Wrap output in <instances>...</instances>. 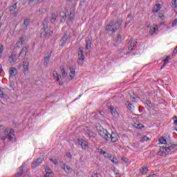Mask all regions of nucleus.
I'll list each match as a JSON object with an SVG mask.
<instances>
[{
	"label": "nucleus",
	"mask_w": 177,
	"mask_h": 177,
	"mask_svg": "<svg viewBox=\"0 0 177 177\" xmlns=\"http://www.w3.org/2000/svg\"><path fill=\"white\" fill-rule=\"evenodd\" d=\"M0 132H3L4 136H1V140L6 138L12 140L15 138V130L13 129L5 128V126L0 125Z\"/></svg>",
	"instance_id": "obj_1"
},
{
	"label": "nucleus",
	"mask_w": 177,
	"mask_h": 177,
	"mask_svg": "<svg viewBox=\"0 0 177 177\" xmlns=\"http://www.w3.org/2000/svg\"><path fill=\"white\" fill-rule=\"evenodd\" d=\"M175 147H177V145L172 143H167L165 145V147H162L160 149V152L161 156H167L169 154V151H172V150H175Z\"/></svg>",
	"instance_id": "obj_2"
},
{
	"label": "nucleus",
	"mask_w": 177,
	"mask_h": 177,
	"mask_svg": "<svg viewBox=\"0 0 177 177\" xmlns=\"http://www.w3.org/2000/svg\"><path fill=\"white\" fill-rule=\"evenodd\" d=\"M53 34V30L49 29L48 27H44L40 33L41 38H50Z\"/></svg>",
	"instance_id": "obj_3"
},
{
	"label": "nucleus",
	"mask_w": 177,
	"mask_h": 177,
	"mask_svg": "<svg viewBox=\"0 0 177 177\" xmlns=\"http://www.w3.org/2000/svg\"><path fill=\"white\" fill-rule=\"evenodd\" d=\"M10 15L16 17L19 15V10H17V3H15L12 6L9 7Z\"/></svg>",
	"instance_id": "obj_4"
},
{
	"label": "nucleus",
	"mask_w": 177,
	"mask_h": 177,
	"mask_svg": "<svg viewBox=\"0 0 177 177\" xmlns=\"http://www.w3.org/2000/svg\"><path fill=\"white\" fill-rule=\"evenodd\" d=\"M119 138L120 136H118V133L113 132L111 134H110V133H109L107 142L111 140L112 143H115V142H118Z\"/></svg>",
	"instance_id": "obj_5"
},
{
	"label": "nucleus",
	"mask_w": 177,
	"mask_h": 177,
	"mask_svg": "<svg viewBox=\"0 0 177 177\" xmlns=\"http://www.w3.org/2000/svg\"><path fill=\"white\" fill-rule=\"evenodd\" d=\"M97 132L98 135H100L101 138L106 140V142L109 140V131H107V130L102 128L101 129H99Z\"/></svg>",
	"instance_id": "obj_6"
},
{
	"label": "nucleus",
	"mask_w": 177,
	"mask_h": 177,
	"mask_svg": "<svg viewBox=\"0 0 177 177\" xmlns=\"http://www.w3.org/2000/svg\"><path fill=\"white\" fill-rule=\"evenodd\" d=\"M113 26H114V20L109 21V23L106 26L105 31H112L113 33L115 32L117 28H113L111 30Z\"/></svg>",
	"instance_id": "obj_7"
},
{
	"label": "nucleus",
	"mask_w": 177,
	"mask_h": 177,
	"mask_svg": "<svg viewBox=\"0 0 177 177\" xmlns=\"http://www.w3.org/2000/svg\"><path fill=\"white\" fill-rule=\"evenodd\" d=\"M138 42L135 39H131L130 42L128 43L129 50H133L136 48V44Z\"/></svg>",
	"instance_id": "obj_8"
},
{
	"label": "nucleus",
	"mask_w": 177,
	"mask_h": 177,
	"mask_svg": "<svg viewBox=\"0 0 177 177\" xmlns=\"http://www.w3.org/2000/svg\"><path fill=\"white\" fill-rule=\"evenodd\" d=\"M106 158H108L113 162V164H118V160H117V158H115L113 156L110 155L109 153H107L106 156H104Z\"/></svg>",
	"instance_id": "obj_9"
},
{
	"label": "nucleus",
	"mask_w": 177,
	"mask_h": 177,
	"mask_svg": "<svg viewBox=\"0 0 177 177\" xmlns=\"http://www.w3.org/2000/svg\"><path fill=\"white\" fill-rule=\"evenodd\" d=\"M62 169L64 170V171L66 174H71V172H73V169H71V167H70V166H68L66 163H64L62 165Z\"/></svg>",
	"instance_id": "obj_10"
},
{
	"label": "nucleus",
	"mask_w": 177,
	"mask_h": 177,
	"mask_svg": "<svg viewBox=\"0 0 177 177\" xmlns=\"http://www.w3.org/2000/svg\"><path fill=\"white\" fill-rule=\"evenodd\" d=\"M9 62H10V64H11V66H15V64L17 62V58H16V55L13 54V55H10L9 57Z\"/></svg>",
	"instance_id": "obj_11"
},
{
	"label": "nucleus",
	"mask_w": 177,
	"mask_h": 177,
	"mask_svg": "<svg viewBox=\"0 0 177 177\" xmlns=\"http://www.w3.org/2000/svg\"><path fill=\"white\" fill-rule=\"evenodd\" d=\"M67 39H68V35L67 32L64 33L62 36L60 41L62 42L60 46H63L64 45H66V42H67Z\"/></svg>",
	"instance_id": "obj_12"
},
{
	"label": "nucleus",
	"mask_w": 177,
	"mask_h": 177,
	"mask_svg": "<svg viewBox=\"0 0 177 177\" xmlns=\"http://www.w3.org/2000/svg\"><path fill=\"white\" fill-rule=\"evenodd\" d=\"M10 77H16V74H17V69L15 67L10 68L9 70Z\"/></svg>",
	"instance_id": "obj_13"
},
{
	"label": "nucleus",
	"mask_w": 177,
	"mask_h": 177,
	"mask_svg": "<svg viewBox=\"0 0 177 177\" xmlns=\"http://www.w3.org/2000/svg\"><path fill=\"white\" fill-rule=\"evenodd\" d=\"M28 52V47L27 46L24 47L19 53V56H21V57H24V56L27 55Z\"/></svg>",
	"instance_id": "obj_14"
},
{
	"label": "nucleus",
	"mask_w": 177,
	"mask_h": 177,
	"mask_svg": "<svg viewBox=\"0 0 177 177\" xmlns=\"http://www.w3.org/2000/svg\"><path fill=\"white\" fill-rule=\"evenodd\" d=\"M50 56L51 55H48V56L44 57V66L45 67H48V64L49 63V60H50Z\"/></svg>",
	"instance_id": "obj_15"
},
{
	"label": "nucleus",
	"mask_w": 177,
	"mask_h": 177,
	"mask_svg": "<svg viewBox=\"0 0 177 177\" xmlns=\"http://www.w3.org/2000/svg\"><path fill=\"white\" fill-rule=\"evenodd\" d=\"M109 110L112 115H113V117H117V115H118V113L117 112V110L115 108H113V106H109Z\"/></svg>",
	"instance_id": "obj_16"
},
{
	"label": "nucleus",
	"mask_w": 177,
	"mask_h": 177,
	"mask_svg": "<svg viewBox=\"0 0 177 177\" xmlns=\"http://www.w3.org/2000/svg\"><path fill=\"white\" fill-rule=\"evenodd\" d=\"M71 75H69V80H74V77L75 76V70L74 68L70 67Z\"/></svg>",
	"instance_id": "obj_17"
},
{
	"label": "nucleus",
	"mask_w": 177,
	"mask_h": 177,
	"mask_svg": "<svg viewBox=\"0 0 177 177\" xmlns=\"http://www.w3.org/2000/svg\"><path fill=\"white\" fill-rule=\"evenodd\" d=\"M28 24H30V19H26L24 21V24L22 25V30H27V27H28Z\"/></svg>",
	"instance_id": "obj_18"
},
{
	"label": "nucleus",
	"mask_w": 177,
	"mask_h": 177,
	"mask_svg": "<svg viewBox=\"0 0 177 177\" xmlns=\"http://www.w3.org/2000/svg\"><path fill=\"white\" fill-rule=\"evenodd\" d=\"M24 42V39L23 37L19 38L18 41L16 43L17 48H21Z\"/></svg>",
	"instance_id": "obj_19"
},
{
	"label": "nucleus",
	"mask_w": 177,
	"mask_h": 177,
	"mask_svg": "<svg viewBox=\"0 0 177 177\" xmlns=\"http://www.w3.org/2000/svg\"><path fill=\"white\" fill-rule=\"evenodd\" d=\"M161 9V5L160 4H156L155 7L153 8L152 12L153 13H157L160 12V10Z\"/></svg>",
	"instance_id": "obj_20"
},
{
	"label": "nucleus",
	"mask_w": 177,
	"mask_h": 177,
	"mask_svg": "<svg viewBox=\"0 0 177 177\" xmlns=\"http://www.w3.org/2000/svg\"><path fill=\"white\" fill-rule=\"evenodd\" d=\"M24 166H23V165L19 167V171L18 173H17L16 177L23 176V172H24L23 169H24Z\"/></svg>",
	"instance_id": "obj_21"
},
{
	"label": "nucleus",
	"mask_w": 177,
	"mask_h": 177,
	"mask_svg": "<svg viewBox=\"0 0 177 177\" xmlns=\"http://www.w3.org/2000/svg\"><path fill=\"white\" fill-rule=\"evenodd\" d=\"M148 171H149V169H147V167H141L140 169V172L141 173L142 175H146Z\"/></svg>",
	"instance_id": "obj_22"
},
{
	"label": "nucleus",
	"mask_w": 177,
	"mask_h": 177,
	"mask_svg": "<svg viewBox=\"0 0 177 177\" xmlns=\"http://www.w3.org/2000/svg\"><path fill=\"white\" fill-rule=\"evenodd\" d=\"M61 73H62L63 78H66V77H67V75H68V73H67V72H66V69H64V67H61Z\"/></svg>",
	"instance_id": "obj_23"
},
{
	"label": "nucleus",
	"mask_w": 177,
	"mask_h": 177,
	"mask_svg": "<svg viewBox=\"0 0 177 177\" xmlns=\"http://www.w3.org/2000/svg\"><path fill=\"white\" fill-rule=\"evenodd\" d=\"M157 30H158V28H157V26H153V27L151 28L150 30H149L150 35H153V34H154V32H156V31H157Z\"/></svg>",
	"instance_id": "obj_24"
},
{
	"label": "nucleus",
	"mask_w": 177,
	"mask_h": 177,
	"mask_svg": "<svg viewBox=\"0 0 177 177\" xmlns=\"http://www.w3.org/2000/svg\"><path fill=\"white\" fill-rule=\"evenodd\" d=\"M78 56L79 58H85V56L84 55V50H82L81 48H79Z\"/></svg>",
	"instance_id": "obj_25"
},
{
	"label": "nucleus",
	"mask_w": 177,
	"mask_h": 177,
	"mask_svg": "<svg viewBox=\"0 0 177 177\" xmlns=\"http://www.w3.org/2000/svg\"><path fill=\"white\" fill-rule=\"evenodd\" d=\"M30 65V64L28 63V61H24L23 62V66H24V68L25 70V71H27L28 70V66Z\"/></svg>",
	"instance_id": "obj_26"
},
{
	"label": "nucleus",
	"mask_w": 177,
	"mask_h": 177,
	"mask_svg": "<svg viewBox=\"0 0 177 177\" xmlns=\"http://www.w3.org/2000/svg\"><path fill=\"white\" fill-rule=\"evenodd\" d=\"M91 45H92V42L90 40L87 41L86 45V49H87L88 50L91 49L92 48Z\"/></svg>",
	"instance_id": "obj_27"
},
{
	"label": "nucleus",
	"mask_w": 177,
	"mask_h": 177,
	"mask_svg": "<svg viewBox=\"0 0 177 177\" xmlns=\"http://www.w3.org/2000/svg\"><path fill=\"white\" fill-rule=\"evenodd\" d=\"M80 146L83 149H86V147H88V142L86 141H82Z\"/></svg>",
	"instance_id": "obj_28"
},
{
	"label": "nucleus",
	"mask_w": 177,
	"mask_h": 177,
	"mask_svg": "<svg viewBox=\"0 0 177 177\" xmlns=\"http://www.w3.org/2000/svg\"><path fill=\"white\" fill-rule=\"evenodd\" d=\"M159 142L162 145H165L166 146L167 145H168V143H167V140H165V138H164L163 137L159 138Z\"/></svg>",
	"instance_id": "obj_29"
},
{
	"label": "nucleus",
	"mask_w": 177,
	"mask_h": 177,
	"mask_svg": "<svg viewBox=\"0 0 177 177\" xmlns=\"http://www.w3.org/2000/svg\"><path fill=\"white\" fill-rule=\"evenodd\" d=\"M84 62H85V58H78V59H77V63L80 66H82V64H84Z\"/></svg>",
	"instance_id": "obj_30"
},
{
	"label": "nucleus",
	"mask_w": 177,
	"mask_h": 177,
	"mask_svg": "<svg viewBox=\"0 0 177 177\" xmlns=\"http://www.w3.org/2000/svg\"><path fill=\"white\" fill-rule=\"evenodd\" d=\"M86 133V135H88V138H92V136H93L94 135V133L89 129H87Z\"/></svg>",
	"instance_id": "obj_31"
},
{
	"label": "nucleus",
	"mask_w": 177,
	"mask_h": 177,
	"mask_svg": "<svg viewBox=\"0 0 177 177\" xmlns=\"http://www.w3.org/2000/svg\"><path fill=\"white\" fill-rule=\"evenodd\" d=\"M57 17L55 15V14H52L51 18H50V22L52 24L55 23V21H56V18Z\"/></svg>",
	"instance_id": "obj_32"
},
{
	"label": "nucleus",
	"mask_w": 177,
	"mask_h": 177,
	"mask_svg": "<svg viewBox=\"0 0 177 177\" xmlns=\"http://www.w3.org/2000/svg\"><path fill=\"white\" fill-rule=\"evenodd\" d=\"M129 23H131V15H128L127 21L125 23V26H128V24H129Z\"/></svg>",
	"instance_id": "obj_33"
},
{
	"label": "nucleus",
	"mask_w": 177,
	"mask_h": 177,
	"mask_svg": "<svg viewBox=\"0 0 177 177\" xmlns=\"http://www.w3.org/2000/svg\"><path fill=\"white\" fill-rule=\"evenodd\" d=\"M50 161H51V162H53V164L55 165H57V164H58V161H57V159H56V158H50Z\"/></svg>",
	"instance_id": "obj_34"
},
{
	"label": "nucleus",
	"mask_w": 177,
	"mask_h": 177,
	"mask_svg": "<svg viewBox=\"0 0 177 177\" xmlns=\"http://www.w3.org/2000/svg\"><path fill=\"white\" fill-rule=\"evenodd\" d=\"M2 53H3V45L0 44V59L2 57Z\"/></svg>",
	"instance_id": "obj_35"
},
{
	"label": "nucleus",
	"mask_w": 177,
	"mask_h": 177,
	"mask_svg": "<svg viewBox=\"0 0 177 177\" xmlns=\"http://www.w3.org/2000/svg\"><path fill=\"white\" fill-rule=\"evenodd\" d=\"M136 127L138 129H142V128H145V125H143L142 124H136Z\"/></svg>",
	"instance_id": "obj_36"
},
{
	"label": "nucleus",
	"mask_w": 177,
	"mask_h": 177,
	"mask_svg": "<svg viewBox=\"0 0 177 177\" xmlns=\"http://www.w3.org/2000/svg\"><path fill=\"white\" fill-rule=\"evenodd\" d=\"M169 59H171V57L167 56L166 57V59H163L164 63H166L168 64L169 63Z\"/></svg>",
	"instance_id": "obj_37"
},
{
	"label": "nucleus",
	"mask_w": 177,
	"mask_h": 177,
	"mask_svg": "<svg viewBox=\"0 0 177 177\" xmlns=\"http://www.w3.org/2000/svg\"><path fill=\"white\" fill-rule=\"evenodd\" d=\"M38 163H37V162L34 161L32 163V168L33 169H35L38 167Z\"/></svg>",
	"instance_id": "obj_38"
},
{
	"label": "nucleus",
	"mask_w": 177,
	"mask_h": 177,
	"mask_svg": "<svg viewBox=\"0 0 177 177\" xmlns=\"http://www.w3.org/2000/svg\"><path fill=\"white\" fill-rule=\"evenodd\" d=\"M143 142H147V140H150V138H148L147 136H145L142 138Z\"/></svg>",
	"instance_id": "obj_39"
},
{
	"label": "nucleus",
	"mask_w": 177,
	"mask_h": 177,
	"mask_svg": "<svg viewBox=\"0 0 177 177\" xmlns=\"http://www.w3.org/2000/svg\"><path fill=\"white\" fill-rule=\"evenodd\" d=\"M121 24H122V19H118L116 21V26H121Z\"/></svg>",
	"instance_id": "obj_40"
},
{
	"label": "nucleus",
	"mask_w": 177,
	"mask_h": 177,
	"mask_svg": "<svg viewBox=\"0 0 177 177\" xmlns=\"http://www.w3.org/2000/svg\"><path fill=\"white\" fill-rule=\"evenodd\" d=\"M57 82L59 83V85H63V83L60 82V78L59 77V76H57V78H55Z\"/></svg>",
	"instance_id": "obj_41"
},
{
	"label": "nucleus",
	"mask_w": 177,
	"mask_h": 177,
	"mask_svg": "<svg viewBox=\"0 0 177 177\" xmlns=\"http://www.w3.org/2000/svg\"><path fill=\"white\" fill-rule=\"evenodd\" d=\"M35 162L37 163V165H39V164H41V163L42 162V159L38 158L37 159V160L35 161Z\"/></svg>",
	"instance_id": "obj_42"
},
{
	"label": "nucleus",
	"mask_w": 177,
	"mask_h": 177,
	"mask_svg": "<svg viewBox=\"0 0 177 177\" xmlns=\"http://www.w3.org/2000/svg\"><path fill=\"white\" fill-rule=\"evenodd\" d=\"M145 104L149 106V107H151V102H150V100H146Z\"/></svg>",
	"instance_id": "obj_43"
},
{
	"label": "nucleus",
	"mask_w": 177,
	"mask_h": 177,
	"mask_svg": "<svg viewBox=\"0 0 177 177\" xmlns=\"http://www.w3.org/2000/svg\"><path fill=\"white\" fill-rule=\"evenodd\" d=\"M100 153V154H102L103 156H107V152H106V151H103L102 149H100V151L99 152Z\"/></svg>",
	"instance_id": "obj_44"
},
{
	"label": "nucleus",
	"mask_w": 177,
	"mask_h": 177,
	"mask_svg": "<svg viewBox=\"0 0 177 177\" xmlns=\"http://www.w3.org/2000/svg\"><path fill=\"white\" fill-rule=\"evenodd\" d=\"M53 75L54 78H57V77H59V74H57V72H56V71H54L53 72Z\"/></svg>",
	"instance_id": "obj_45"
},
{
	"label": "nucleus",
	"mask_w": 177,
	"mask_h": 177,
	"mask_svg": "<svg viewBox=\"0 0 177 177\" xmlns=\"http://www.w3.org/2000/svg\"><path fill=\"white\" fill-rule=\"evenodd\" d=\"M177 24V19H174V21H173L171 26L172 27H175V26H176Z\"/></svg>",
	"instance_id": "obj_46"
},
{
	"label": "nucleus",
	"mask_w": 177,
	"mask_h": 177,
	"mask_svg": "<svg viewBox=\"0 0 177 177\" xmlns=\"http://www.w3.org/2000/svg\"><path fill=\"white\" fill-rule=\"evenodd\" d=\"M177 55V48H175L174 50L173 51L172 57L176 56Z\"/></svg>",
	"instance_id": "obj_47"
},
{
	"label": "nucleus",
	"mask_w": 177,
	"mask_h": 177,
	"mask_svg": "<svg viewBox=\"0 0 177 177\" xmlns=\"http://www.w3.org/2000/svg\"><path fill=\"white\" fill-rule=\"evenodd\" d=\"M132 104L131 103H129V104H128V105H127V109H129V110H132Z\"/></svg>",
	"instance_id": "obj_48"
},
{
	"label": "nucleus",
	"mask_w": 177,
	"mask_h": 177,
	"mask_svg": "<svg viewBox=\"0 0 177 177\" xmlns=\"http://www.w3.org/2000/svg\"><path fill=\"white\" fill-rule=\"evenodd\" d=\"M117 38H118V40H117L118 42L121 41V35H118Z\"/></svg>",
	"instance_id": "obj_49"
},
{
	"label": "nucleus",
	"mask_w": 177,
	"mask_h": 177,
	"mask_svg": "<svg viewBox=\"0 0 177 177\" xmlns=\"http://www.w3.org/2000/svg\"><path fill=\"white\" fill-rule=\"evenodd\" d=\"M171 3L172 5H174L175 8L177 6L176 0H172Z\"/></svg>",
	"instance_id": "obj_50"
},
{
	"label": "nucleus",
	"mask_w": 177,
	"mask_h": 177,
	"mask_svg": "<svg viewBox=\"0 0 177 177\" xmlns=\"http://www.w3.org/2000/svg\"><path fill=\"white\" fill-rule=\"evenodd\" d=\"M50 174H51L50 169L46 170V175H50Z\"/></svg>",
	"instance_id": "obj_51"
},
{
	"label": "nucleus",
	"mask_w": 177,
	"mask_h": 177,
	"mask_svg": "<svg viewBox=\"0 0 177 177\" xmlns=\"http://www.w3.org/2000/svg\"><path fill=\"white\" fill-rule=\"evenodd\" d=\"M66 157H68V158H72L73 156L71 155V153H66Z\"/></svg>",
	"instance_id": "obj_52"
},
{
	"label": "nucleus",
	"mask_w": 177,
	"mask_h": 177,
	"mask_svg": "<svg viewBox=\"0 0 177 177\" xmlns=\"http://www.w3.org/2000/svg\"><path fill=\"white\" fill-rule=\"evenodd\" d=\"M113 173L115 174V175H120V173L118 172V170H113Z\"/></svg>",
	"instance_id": "obj_53"
},
{
	"label": "nucleus",
	"mask_w": 177,
	"mask_h": 177,
	"mask_svg": "<svg viewBox=\"0 0 177 177\" xmlns=\"http://www.w3.org/2000/svg\"><path fill=\"white\" fill-rule=\"evenodd\" d=\"M66 17H67L66 16V13L63 12L62 19H63L64 20H66Z\"/></svg>",
	"instance_id": "obj_54"
},
{
	"label": "nucleus",
	"mask_w": 177,
	"mask_h": 177,
	"mask_svg": "<svg viewBox=\"0 0 177 177\" xmlns=\"http://www.w3.org/2000/svg\"><path fill=\"white\" fill-rule=\"evenodd\" d=\"M167 66V63L164 62V64H162V66L160 67V70H162L163 68H164L165 66Z\"/></svg>",
	"instance_id": "obj_55"
},
{
	"label": "nucleus",
	"mask_w": 177,
	"mask_h": 177,
	"mask_svg": "<svg viewBox=\"0 0 177 177\" xmlns=\"http://www.w3.org/2000/svg\"><path fill=\"white\" fill-rule=\"evenodd\" d=\"M0 96H1V97H3V96H5V94H3V92H2V91L0 90Z\"/></svg>",
	"instance_id": "obj_56"
},
{
	"label": "nucleus",
	"mask_w": 177,
	"mask_h": 177,
	"mask_svg": "<svg viewBox=\"0 0 177 177\" xmlns=\"http://www.w3.org/2000/svg\"><path fill=\"white\" fill-rule=\"evenodd\" d=\"M74 13H75V11L71 10V12H70V16H73L74 17Z\"/></svg>",
	"instance_id": "obj_57"
},
{
	"label": "nucleus",
	"mask_w": 177,
	"mask_h": 177,
	"mask_svg": "<svg viewBox=\"0 0 177 177\" xmlns=\"http://www.w3.org/2000/svg\"><path fill=\"white\" fill-rule=\"evenodd\" d=\"M68 19L69 21H71L73 19H74V17L72 16V15H70Z\"/></svg>",
	"instance_id": "obj_58"
},
{
	"label": "nucleus",
	"mask_w": 177,
	"mask_h": 177,
	"mask_svg": "<svg viewBox=\"0 0 177 177\" xmlns=\"http://www.w3.org/2000/svg\"><path fill=\"white\" fill-rule=\"evenodd\" d=\"M174 118L176 119V120H174V125H177V116H174Z\"/></svg>",
	"instance_id": "obj_59"
},
{
	"label": "nucleus",
	"mask_w": 177,
	"mask_h": 177,
	"mask_svg": "<svg viewBox=\"0 0 177 177\" xmlns=\"http://www.w3.org/2000/svg\"><path fill=\"white\" fill-rule=\"evenodd\" d=\"M92 177H99V176H97V174L93 173L92 175Z\"/></svg>",
	"instance_id": "obj_60"
},
{
	"label": "nucleus",
	"mask_w": 177,
	"mask_h": 177,
	"mask_svg": "<svg viewBox=\"0 0 177 177\" xmlns=\"http://www.w3.org/2000/svg\"><path fill=\"white\" fill-rule=\"evenodd\" d=\"M150 177H157V176L156 174H151L149 175Z\"/></svg>",
	"instance_id": "obj_61"
},
{
	"label": "nucleus",
	"mask_w": 177,
	"mask_h": 177,
	"mask_svg": "<svg viewBox=\"0 0 177 177\" xmlns=\"http://www.w3.org/2000/svg\"><path fill=\"white\" fill-rule=\"evenodd\" d=\"M160 19H162L164 17V15L161 14L160 16H159Z\"/></svg>",
	"instance_id": "obj_62"
},
{
	"label": "nucleus",
	"mask_w": 177,
	"mask_h": 177,
	"mask_svg": "<svg viewBox=\"0 0 177 177\" xmlns=\"http://www.w3.org/2000/svg\"><path fill=\"white\" fill-rule=\"evenodd\" d=\"M131 99H132L133 100H135V97L131 96Z\"/></svg>",
	"instance_id": "obj_63"
},
{
	"label": "nucleus",
	"mask_w": 177,
	"mask_h": 177,
	"mask_svg": "<svg viewBox=\"0 0 177 177\" xmlns=\"http://www.w3.org/2000/svg\"><path fill=\"white\" fill-rule=\"evenodd\" d=\"M44 177H49V175L46 174L44 176Z\"/></svg>",
	"instance_id": "obj_64"
}]
</instances>
